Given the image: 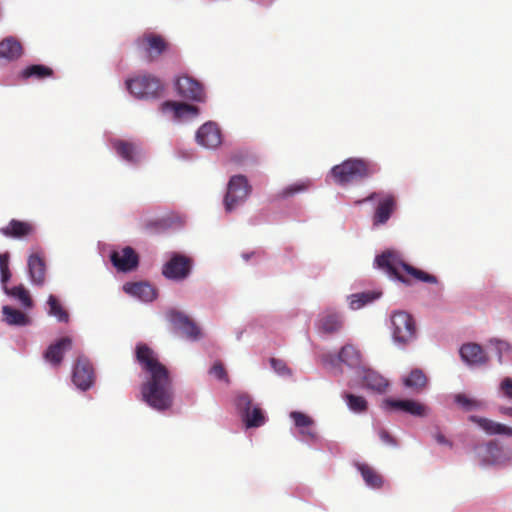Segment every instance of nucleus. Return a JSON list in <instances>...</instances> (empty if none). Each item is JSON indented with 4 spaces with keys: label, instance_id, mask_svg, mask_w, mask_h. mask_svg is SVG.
I'll return each instance as SVG.
<instances>
[{
    "label": "nucleus",
    "instance_id": "obj_1",
    "mask_svg": "<svg viewBox=\"0 0 512 512\" xmlns=\"http://www.w3.org/2000/svg\"><path fill=\"white\" fill-rule=\"evenodd\" d=\"M136 360L148 374L141 386L143 400L153 409L166 411L174 402V388L168 369L159 362L155 352L144 343L136 346Z\"/></svg>",
    "mask_w": 512,
    "mask_h": 512
},
{
    "label": "nucleus",
    "instance_id": "obj_2",
    "mask_svg": "<svg viewBox=\"0 0 512 512\" xmlns=\"http://www.w3.org/2000/svg\"><path fill=\"white\" fill-rule=\"evenodd\" d=\"M376 266L386 272L389 276L396 278L400 282L409 285L411 282L403 272L417 281L436 284V276L420 270L414 266L405 263L400 254L396 251L387 250L375 258Z\"/></svg>",
    "mask_w": 512,
    "mask_h": 512
},
{
    "label": "nucleus",
    "instance_id": "obj_3",
    "mask_svg": "<svg viewBox=\"0 0 512 512\" xmlns=\"http://www.w3.org/2000/svg\"><path fill=\"white\" fill-rule=\"evenodd\" d=\"M376 163L363 158H348L342 163L335 165L330 170L334 182L345 186L354 182L362 181L379 172Z\"/></svg>",
    "mask_w": 512,
    "mask_h": 512
},
{
    "label": "nucleus",
    "instance_id": "obj_4",
    "mask_svg": "<svg viewBox=\"0 0 512 512\" xmlns=\"http://www.w3.org/2000/svg\"><path fill=\"white\" fill-rule=\"evenodd\" d=\"M137 51L143 58L151 63L169 52L171 44L168 40L154 32H144L135 40Z\"/></svg>",
    "mask_w": 512,
    "mask_h": 512
},
{
    "label": "nucleus",
    "instance_id": "obj_5",
    "mask_svg": "<svg viewBox=\"0 0 512 512\" xmlns=\"http://www.w3.org/2000/svg\"><path fill=\"white\" fill-rule=\"evenodd\" d=\"M369 201H376L377 205L372 217L373 225H384L397 209V197L393 193L379 191L372 192L366 198L355 201L356 205Z\"/></svg>",
    "mask_w": 512,
    "mask_h": 512
},
{
    "label": "nucleus",
    "instance_id": "obj_6",
    "mask_svg": "<svg viewBox=\"0 0 512 512\" xmlns=\"http://www.w3.org/2000/svg\"><path fill=\"white\" fill-rule=\"evenodd\" d=\"M128 91L139 99H157L163 92V85L159 78L146 74L126 81Z\"/></svg>",
    "mask_w": 512,
    "mask_h": 512
},
{
    "label": "nucleus",
    "instance_id": "obj_7",
    "mask_svg": "<svg viewBox=\"0 0 512 512\" xmlns=\"http://www.w3.org/2000/svg\"><path fill=\"white\" fill-rule=\"evenodd\" d=\"M252 191L248 179L244 175H234L227 185V192L224 197V206L227 212L233 211L243 204Z\"/></svg>",
    "mask_w": 512,
    "mask_h": 512
},
{
    "label": "nucleus",
    "instance_id": "obj_8",
    "mask_svg": "<svg viewBox=\"0 0 512 512\" xmlns=\"http://www.w3.org/2000/svg\"><path fill=\"white\" fill-rule=\"evenodd\" d=\"M391 329L395 342L407 344L416 336V325L413 317L405 311H395L391 315Z\"/></svg>",
    "mask_w": 512,
    "mask_h": 512
},
{
    "label": "nucleus",
    "instance_id": "obj_9",
    "mask_svg": "<svg viewBox=\"0 0 512 512\" xmlns=\"http://www.w3.org/2000/svg\"><path fill=\"white\" fill-rule=\"evenodd\" d=\"M193 260L183 254L173 253L164 264L162 274L165 278L175 281L186 279L192 270Z\"/></svg>",
    "mask_w": 512,
    "mask_h": 512
},
{
    "label": "nucleus",
    "instance_id": "obj_10",
    "mask_svg": "<svg viewBox=\"0 0 512 512\" xmlns=\"http://www.w3.org/2000/svg\"><path fill=\"white\" fill-rule=\"evenodd\" d=\"M235 405L242 413L247 428L260 427L265 423V415L262 409L258 406L252 407V398L249 394H239L236 397Z\"/></svg>",
    "mask_w": 512,
    "mask_h": 512
},
{
    "label": "nucleus",
    "instance_id": "obj_11",
    "mask_svg": "<svg viewBox=\"0 0 512 512\" xmlns=\"http://www.w3.org/2000/svg\"><path fill=\"white\" fill-rule=\"evenodd\" d=\"M72 381L83 391L88 390L94 384V368L91 362L83 355L77 357L73 368Z\"/></svg>",
    "mask_w": 512,
    "mask_h": 512
},
{
    "label": "nucleus",
    "instance_id": "obj_12",
    "mask_svg": "<svg viewBox=\"0 0 512 512\" xmlns=\"http://www.w3.org/2000/svg\"><path fill=\"white\" fill-rule=\"evenodd\" d=\"M175 85L178 95L182 98L195 102L205 101L206 94L204 87L196 79L183 75L177 78Z\"/></svg>",
    "mask_w": 512,
    "mask_h": 512
},
{
    "label": "nucleus",
    "instance_id": "obj_13",
    "mask_svg": "<svg viewBox=\"0 0 512 512\" xmlns=\"http://www.w3.org/2000/svg\"><path fill=\"white\" fill-rule=\"evenodd\" d=\"M110 260L113 266L120 272L133 271L139 265V256L130 246L112 251Z\"/></svg>",
    "mask_w": 512,
    "mask_h": 512
},
{
    "label": "nucleus",
    "instance_id": "obj_14",
    "mask_svg": "<svg viewBox=\"0 0 512 512\" xmlns=\"http://www.w3.org/2000/svg\"><path fill=\"white\" fill-rule=\"evenodd\" d=\"M167 317L175 330L181 331L188 338L198 339L201 335L200 328L186 314L171 310L167 313Z\"/></svg>",
    "mask_w": 512,
    "mask_h": 512
},
{
    "label": "nucleus",
    "instance_id": "obj_15",
    "mask_svg": "<svg viewBox=\"0 0 512 512\" xmlns=\"http://www.w3.org/2000/svg\"><path fill=\"white\" fill-rule=\"evenodd\" d=\"M72 348V339L68 336L62 337L50 344L44 352V359L53 367L58 368L64 358L66 351Z\"/></svg>",
    "mask_w": 512,
    "mask_h": 512
},
{
    "label": "nucleus",
    "instance_id": "obj_16",
    "mask_svg": "<svg viewBox=\"0 0 512 512\" xmlns=\"http://www.w3.org/2000/svg\"><path fill=\"white\" fill-rule=\"evenodd\" d=\"M198 144L206 148H216L222 142L221 131L213 122L203 124L196 133Z\"/></svg>",
    "mask_w": 512,
    "mask_h": 512
},
{
    "label": "nucleus",
    "instance_id": "obj_17",
    "mask_svg": "<svg viewBox=\"0 0 512 512\" xmlns=\"http://www.w3.org/2000/svg\"><path fill=\"white\" fill-rule=\"evenodd\" d=\"M35 226L28 221L12 219L6 226L0 228V233L13 239H25L33 235Z\"/></svg>",
    "mask_w": 512,
    "mask_h": 512
},
{
    "label": "nucleus",
    "instance_id": "obj_18",
    "mask_svg": "<svg viewBox=\"0 0 512 512\" xmlns=\"http://www.w3.org/2000/svg\"><path fill=\"white\" fill-rule=\"evenodd\" d=\"M385 403L392 409L400 410L417 417H425L429 413V408L426 405L415 400L388 399Z\"/></svg>",
    "mask_w": 512,
    "mask_h": 512
},
{
    "label": "nucleus",
    "instance_id": "obj_19",
    "mask_svg": "<svg viewBox=\"0 0 512 512\" xmlns=\"http://www.w3.org/2000/svg\"><path fill=\"white\" fill-rule=\"evenodd\" d=\"M160 109L163 113H172L175 119H181L184 116L195 117L199 113L197 106L176 101H165L160 105Z\"/></svg>",
    "mask_w": 512,
    "mask_h": 512
},
{
    "label": "nucleus",
    "instance_id": "obj_20",
    "mask_svg": "<svg viewBox=\"0 0 512 512\" xmlns=\"http://www.w3.org/2000/svg\"><path fill=\"white\" fill-rule=\"evenodd\" d=\"M469 421L477 424L489 435H506L512 436V428L504 424L495 422L488 418L479 417L476 415L469 416Z\"/></svg>",
    "mask_w": 512,
    "mask_h": 512
},
{
    "label": "nucleus",
    "instance_id": "obj_21",
    "mask_svg": "<svg viewBox=\"0 0 512 512\" xmlns=\"http://www.w3.org/2000/svg\"><path fill=\"white\" fill-rule=\"evenodd\" d=\"M460 355L463 361L470 365H482L488 361L482 347L476 343H468L460 348Z\"/></svg>",
    "mask_w": 512,
    "mask_h": 512
},
{
    "label": "nucleus",
    "instance_id": "obj_22",
    "mask_svg": "<svg viewBox=\"0 0 512 512\" xmlns=\"http://www.w3.org/2000/svg\"><path fill=\"white\" fill-rule=\"evenodd\" d=\"M318 327L324 333H336L343 327V318L336 311L326 310L318 321Z\"/></svg>",
    "mask_w": 512,
    "mask_h": 512
},
{
    "label": "nucleus",
    "instance_id": "obj_23",
    "mask_svg": "<svg viewBox=\"0 0 512 512\" xmlns=\"http://www.w3.org/2000/svg\"><path fill=\"white\" fill-rule=\"evenodd\" d=\"M28 271L31 281L35 285H43L45 282L46 266L44 259L38 254H32L28 258Z\"/></svg>",
    "mask_w": 512,
    "mask_h": 512
},
{
    "label": "nucleus",
    "instance_id": "obj_24",
    "mask_svg": "<svg viewBox=\"0 0 512 512\" xmlns=\"http://www.w3.org/2000/svg\"><path fill=\"white\" fill-rule=\"evenodd\" d=\"M355 467L360 472L366 485L373 489H380L384 480L382 475L367 463L356 462Z\"/></svg>",
    "mask_w": 512,
    "mask_h": 512
},
{
    "label": "nucleus",
    "instance_id": "obj_25",
    "mask_svg": "<svg viewBox=\"0 0 512 512\" xmlns=\"http://www.w3.org/2000/svg\"><path fill=\"white\" fill-rule=\"evenodd\" d=\"M123 289L126 293L136 296L145 302L152 301L156 297L154 287L144 282L126 283Z\"/></svg>",
    "mask_w": 512,
    "mask_h": 512
},
{
    "label": "nucleus",
    "instance_id": "obj_26",
    "mask_svg": "<svg viewBox=\"0 0 512 512\" xmlns=\"http://www.w3.org/2000/svg\"><path fill=\"white\" fill-rule=\"evenodd\" d=\"M363 386L372 391L383 393L388 387V381L378 372L365 369L362 376Z\"/></svg>",
    "mask_w": 512,
    "mask_h": 512
},
{
    "label": "nucleus",
    "instance_id": "obj_27",
    "mask_svg": "<svg viewBox=\"0 0 512 512\" xmlns=\"http://www.w3.org/2000/svg\"><path fill=\"white\" fill-rule=\"evenodd\" d=\"M290 417L293 419L296 427L300 429V434L308 439L315 440L317 438L316 432L313 430L312 426L314 424V420L298 411L291 412Z\"/></svg>",
    "mask_w": 512,
    "mask_h": 512
},
{
    "label": "nucleus",
    "instance_id": "obj_28",
    "mask_svg": "<svg viewBox=\"0 0 512 512\" xmlns=\"http://www.w3.org/2000/svg\"><path fill=\"white\" fill-rule=\"evenodd\" d=\"M427 382V376L418 368L411 370V372L403 378V385L416 394L425 389Z\"/></svg>",
    "mask_w": 512,
    "mask_h": 512
},
{
    "label": "nucleus",
    "instance_id": "obj_29",
    "mask_svg": "<svg viewBox=\"0 0 512 512\" xmlns=\"http://www.w3.org/2000/svg\"><path fill=\"white\" fill-rule=\"evenodd\" d=\"M22 52V45L14 38L9 37L0 42V58L15 60L22 55Z\"/></svg>",
    "mask_w": 512,
    "mask_h": 512
},
{
    "label": "nucleus",
    "instance_id": "obj_30",
    "mask_svg": "<svg viewBox=\"0 0 512 512\" xmlns=\"http://www.w3.org/2000/svg\"><path fill=\"white\" fill-rule=\"evenodd\" d=\"M114 149L118 155L128 162L136 163L139 161V151L131 142L117 140L114 142Z\"/></svg>",
    "mask_w": 512,
    "mask_h": 512
},
{
    "label": "nucleus",
    "instance_id": "obj_31",
    "mask_svg": "<svg viewBox=\"0 0 512 512\" xmlns=\"http://www.w3.org/2000/svg\"><path fill=\"white\" fill-rule=\"evenodd\" d=\"M338 358L345 365L356 368L361 364V354L353 345H345L341 348Z\"/></svg>",
    "mask_w": 512,
    "mask_h": 512
},
{
    "label": "nucleus",
    "instance_id": "obj_32",
    "mask_svg": "<svg viewBox=\"0 0 512 512\" xmlns=\"http://www.w3.org/2000/svg\"><path fill=\"white\" fill-rule=\"evenodd\" d=\"M53 74L54 72L50 67L41 64H34L23 69L20 73V77L24 80L31 77L36 79H45L52 77Z\"/></svg>",
    "mask_w": 512,
    "mask_h": 512
},
{
    "label": "nucleus",
    "instance_id": "obj_33",
    "mask_svg": "<svg viewBox=\"0 0 512 512\" xmlns=\"http://www.w3.org/2000/svg\"><path fill=\"white\" fill-rule=\"evenodd\" d=\"M4 321L9 325L25 326L29 324L28 316L18 309L10 306H3L2 308Z\"/></svg>",
    "mask_w": 512,
    "mask_h": 512
},
{
    "label": "nucleus",
    "instance_id": "obj_34",
    "mask_svg": "<svg viewBox=\"0 0 512 512\" xmlns=\"http://www.w3.org/2000/svg\"><path fill=\"white\" fill-rule=\"evenodd\" d=\"M49 306V315L54 316L60 322L67 323L69 321L68 312L62 307L58 299L54 295H50L47 301Z\"/></svg>",
    "mask_w": 512,
    "mask_h": 512
},
{
    "label": "nucleus",
    "instance_id": "obj_35",
    "mask_svg": "<svg viewBox=\"0 0 512 512\" xmlns=\"http://www.w3.org/2000/svg\"><path fill=\"white\" fill-rule=\"evenodd\" d=\"M380 296V293L375 292H362L353 294L350 300V307L352 309H360L364 305L374 301Z\"/></svg>",
    "mask_w": 512,
    "mask_h": 512
},
{
    "label": "nucleus",
    "instance_id": "obj_36",
    "mask_svg": "<svg viewBox=\"0 0 512 512\" xmlns=\"http://www.w3.org/2000/svg\"><path fill=\"white\" fill-rule=\"evenodd\" d=\"M344 398L348 407L355 413L365 412L368 408L366 399L362 396H357L351 393H345Z\"/></svg>",
    "mask_w": 512,
    "mask_h": 512
},
{
    "label": "nucleus",
    "instance_id": "obj_37",
    "mask_svg": "<svg viewBox=\"0 0 512 512\" xmlns=\"http://www.w3.org/2000/svg\"><path fill=\"white\" fill-rule=\"evenodd\" d=\"M5 293L7 295L13 296L20 300L22 305L26 308L32 307V299L28 293V291L23 286H16L11 289H9L7 286H5Z\"/></svg>",
    "mask_w": 512,
    "mask_h": 512
},
{
    "label": "nucleus",
    "instance_id": "obj_38",
    "mask_svg": "<svg viewBox=\"0 0 512 512\" xmlns=\"http://www.w3.org/2000/svg\"><path fill=\"white\" fill-rule=\"evenodd\" d=\"M455 402L460 405L465 411H472L482 408L483 402L469 398L463 393L456 394L454 397Z\"/></svg>",
    "mask_w": 512,
    "mask_h": 512
},
{
    "label": "nucleus",
    "instance_id": "obj_39",
    "mask_svg": "<svg viewBox=\"0 0 512 512\" xmlns=\"http://www.w3.org/2000/svg\"><path fill=\"white\" fill-rule=\"evenodd\" d=\"M308 187H309V182L294 183V184H291V185L285 187L283 190H281L278 193L277 197L281 198V199H285V198L291 197L297 193L306 191L308 189Z\"/></svg>",
    "mask_w": 512,
    "mask_h": 512
},
{
    "label": "nucleus",
    "instance_id": "obj_40",
    "mask_svg": "<svg viewBox=\"0 0 512 512\" xmlns=\"http://www.w3.org/2000/svg\"><path fill=\"white\" fill-rule=\"evenodd\" d=\"M170 222L166 218L149 221L145 224V229L152 233H157L169 228Z\"/></svg>",
    "mask_w": 512,
    "mask_h": 512
},
{
    "label": "nucleus",
    "instance_id": "obj_41",
    "mask_svg": "<svg viewBox=\"0 0 512 512\" xmlns=\"http://www.w3.org/2000/svg\"><path fill=\"white\" fill-rule=\"evenodd\" d=\"M210 374L216 377L218 380L229 382L228 374L221 362H215L210 369Z\"/></svg>",
    "mask_w": 512,
    "mask_h": 512
},
{
    "label": "nucleus",
    "instance_id": "obj_42",
    "mask_svg": "<svg viewBox=\"0 0 512 512\" xmlns=\"http://www.w3.org/2000/svg\"><path fill=\"white\" fill-rule=\"evenodd\" d=\"M270 364L272 368L280 375H286L290 373L286 363L281 359L271 358Z\"/></svg>",
    "mask_w": 512,
    "mask_h": 512
},
{
    "label": "nucleus",
    "instance_id": "obj_43",
    "mask_svg": "<svg viewBox=\"0 0 512 512\" xmlns=\"http://www.w3.org/2000/svg\"><path fill=\"white\" fill-rule=\"evenodd\" d=\"M378 434H379V437L382 440V442L385 443L386 445H390V446L397 445L396 439L392 435H390V433L387 430H385L384 428H381L379 430Z\"/></svg>",
    "mask_w": 512,
    "mask_h": 512
},
{
    "label": "nucleus",
    "instance_id": "obj_44",
    "mask_svg": "<svg viewBox=\"0 0 512 512\" xmlns=\"http://www.w3.org/2000/svg\"><path fill=\"white\" fill-rule=\"evenodd\" d=\"M500 388L503 392V394L512 400V379L509 377H506L502 380Z\"/></svg>",
    "mask_w": 512,
    "mask_h": 512
},
{
    "label": "nucleus",
    "instance_id": "obj_45",
    "mask_svg": "<svg viewBox=\"0 0 512 512\" xmlns=\"http://www.w3.org/2000/svg\"><path fill=\"white\" fill-rule=\"evenodd\" d=\"M491 342L495 344V346L499 352V360L501 361L502 353L510 350V348H511L510 344L506 341L499 340V339L491 340Z\"/></svg>",
    "mask_w": 512,
    "mask_h": 512
},
{
    "label": "nucleus",
    "instance_id": "obj_46",
    "mask_svg": "<svg viewBox=\"0 0 512 512\" xmlns=\"http://www.w3.org/2000/svg\"><path fill=\"white\" fill-rule=\"evenodd\" d=\"M9 258L10 255L8 252L0 254V271L9 269Z\"/></svg>",
    "mask_w": 512,
    "mask_h": 512
},
{
    "label": "nucleus",
    "instance_id": "obj_47",
    "mask_svg": "<svg viewBox=\"0 0 512 512\" xmlns=\"http://www.w3.org/2000/svg\"><path fill=\"white\" fill-rule=\"evenodd\" d=\"M0 277H1V283L3 285V288L5 289V286H7V282L11 278V272L10 269L7 270H1L0 271Z\"/></svg>",
    "mask_w": 512,
    "mask_h": 512
},
{
    "label": "nucleus",
    "instance_id": "obj_48",
    "mask_svg": "<svg viewBox=\"0 0 512 512\" xmlns=\"http://www.w3.org/2000/svg\"><path fill=\"white\" fill-rule=\"evenodd\" d=\"M434 439L441 445H448L450 447L452 446V443L447 440L446 437L440 432L435 433Z\"/></svg>",
    "mask_w": 512,
    "mask_h": 512
},
{
    "label": "nucleus",
    "instance_id": "obj_49",
    "mask_svg": "<svg viewBox=\"0 0 512 512\" xmlns=\"http://www.w3.org/2000/svg\"><path fill=\"white\" fill-rule=\"evenodd\" d=\"M500 412L504 415L512 417V408L511 407H501Z\"/></svg>",
    "mask_w": 512,
    "mask_h": 512
},
{
    "label": "nucleus",
    "instance_id": "obj_50",
    "mask_svg": "<svg viewBox=\"0 0 512 512\" xmlns=\"http://www.w3.org/2000/svg\"><path fill=\"white\" fill-rule=\"evenodd\" d=\"M243 256H244V258H245L246 260H248V259H249V257H250V255H248V254H244Z\"/></svg>",
    "mask_w": 512,
    "mask_h": 512
},
{
    "label": "nucleus",
    "instance_id": "obj_51",
    "mask_svg": "<svg viewBox=\"0 0 512 512\" xmlns=\"http://www.w3.org/2000/svg\"><path fill=\"white\" fill-rule=\"evenodd\" d=\"M491 446H492V443H489V444L487 445L488 449H490V447H491Z\"/></svg>",
    "mask_w": 512,
    "mask_h": 512
}]
</instances>
